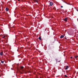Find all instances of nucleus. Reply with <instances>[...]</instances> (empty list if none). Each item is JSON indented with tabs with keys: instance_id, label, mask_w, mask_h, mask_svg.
Masks as SVG:
<instances>
[{
	"instance_id": "obj_1",
	"label": "nucleus",
	"mask_w": 78,
	"mask_h": 78,
	"mask_svg": "<svg viewBox=\"0 0 78 78\" xmlns=\"http://www.w3.org/2000/svg\"><path fill=\"white\" fill-rule=\"evenodd\" d=\"M49 4L50 6H52L53 5V2H51L50 1H49Z\"/></svg>"
},
{
	"instance_id": "obj_2",
	"label": "nucleus",
	"mask_w": 78,
	"mask_h": 78,
	"mask_svg": "<svg viewBox=\"0 0 78 78\" xmlns=\"http://www.w3.org/2000/svg\"><path fill=\"white\" fill-rule=\"evenodd\" d=\"M65 22H67V20H68V18H66L64 19Z\"/></svg>"
},
{
	"instance_id": "obj_14",
	"label": "nucleus",
	"mask_w": 78,
	"mask_h": 78,
	"mask_svg": "<svg viewBox=\"0 0 78 78\" xmlns=\"http://www.w3.org/2000/svg\"><path fill=\"white\" fill-rule=\"evenodd\" d=\"M65 77H66V78H67V76L66 75H65Z\"/></svg>"
},
{
	"instance_id": "obj_8",
	"label": "nucleus",
	"mask_w": 78,
	"mask_h": 78,
	"mask_svg": "<svg viewBox=\"0 0 78 78\" xmlns=\"http://www.w3.org/2000/svg\"><path fill=\"white\" fill-rule=\"evenodd\" d=\"M78 57V55H76L75 56V58H76V59Z\"/></svg>"
},
{
	"instance_id": "obj_4",
	"label": "nucleus",
	"mask_w": 78,
	"mask_h": 78,
	"mask_svg": "<svg viewBox=\"0 0 78 78\" xmlns=\"http://www.w3.org/2000/svg\"><path fill=\"white\" fill-rule=\"evenodd\" d=\"M69 66H67L66 67V68H65V70H67L69 69Z\"/></svg>"
},
{
	"instance_id": "obj_5",
	"label": "nucleus",
	"mask_w": 78,
	"mask_h": 78,
	"mask_svg": "<svg viewBox=\"0 0 78 78\" xmlns=\"http://www.w3.org/2000/svg\"><path fill=\"white\" fill-rule=\"evenodd\" d=\"M5 10H6V11H8L9 10V8H6L5 9Z\"/></svg>"
},
{
	"instance_id": "obj_11",
	"label": "nucleus",
	"mask_w": 78,
	"mask_h": 78,
	"mask_svg": "<svg viewBox=\"0 0 78 78\" xmlns=\"http://www.w3.org/2000/svg\"><path fill=\"white\" fill-rule=\"evenodd\" d=\"M23 68H24V67H23V66H22L21 67V69H23Z\"/></svg>"
},
{
	"instance_id": "obj_17",
	"label": "nucleus",
	"mask_w": 78,
	"mask_h": 78,
	"mask_svg": "<svg viewBox=\"0 0 78 78\" xmlns=\"http://www.w3.org/2000/svg\"><path fill=\"white\" fill-rule=\"evenodd\" d=\"M61 8H63V6H61Z\"/></svg>"
},
{
	"instance_id": "obj_9",
	"label": "nucleus",
	"mask_w": 78,
	"mask_h": 78,
	"mask_svg": "<svg viewBox=\"0 0 78 78\" xmlns=\"http://www.w3.org/2000/svg\"><path fill=\"white\" fill-rule=\"evenodd\" d=\"M24 9H26V8L25 7H22V9H23V10Z\"/></svg>"
},
{
	"instance_id": "obj_20",
	"label": "nucleus",
	"mask_w": 78,
	"mask_h": 78,
	"mask_svg": "<svg viewBox=\"0 0 78 78\" xmlns=\"http://www.w3.org/2000/svg\"><path fill=\"white\" fill-rule=\"evenodd\" d=\"M65 39H67V38H65Z\"/></svg>"
},
{
	"instance_id": "obj_7",
	"label": "nucleus",
	"mask_w": 78,
	"mask_h": 78,
	"mask_svg": "<svg viewBox=\"0 0 78 78\" xmlns=\"http://www.w3.org/2000/svg\"><path fill=\"white\" fill-rule=\"evenodd\" d=\"M0 55H2H2H3V52H0Z\"/></svg>"
},
{
	"instance_id": "obj_13",
	"label": "nucleus",
	"mask_w": 78,
	"mask_h": 78,
	"mask_svg": "<svg viewBox=\"0 0 78 78\" xmlns=\"http://www.w3.org/2000/svg\"><path fill=\"white\" fill-rule=\"evenodd\" d=\"M53 8L54 9H56V7H54Z\"/></svg>"
},
{
	"instance_id": "obj_18",
	"label": "nucleus",
	"mask_w": 78,
	"mask_h": 78,
	"mask_svg": "<svg viewBox=\"0 0 78 78\" xmlns=\"http://www.w3.org/2000/svg\"><path fill=\"white\" fill-rule=\"evenodd\" d=\"M72 58H73L72 57H70V58H71V59H72Z\"/></svg>"
},
{
	"instance_id": "obj_21",
	"label": "nucleus",
	"mask_w": 78,
	"mask_h": 78,
	"mask_svg": "<svg viewBox=\"0 0 78 78\" xmlns=\"http://www.w3.org/2000/svg\"><path fill=\"white\" fill-rule=\"evenodd\" d=\"M1 76H0V77Z\"/></svg>"
},
{
	"instance_id": "obj_3",
	"label": "nucleus",
	"mask_w": 78,
	"mask_h": 78,
	"mask_svg": "<svg viewBox=\"0 0 78 78\" xmlns=\"http://www.w3.org/2000/svg\"><path fill=\"white\" fill-rule=\"evenodd\" d=\"M34 2H36L37 3L39 1V0H33Z\"/></svg>"
},
{
	"instance_id": "obj_15",
	"label": "nucleus",
	"mask_w": 78,
	"mask_h": 78,
	"mask_svg": "<svg viewBox=\"0 0 78 78\" xmlns=\"http://www.w3.org/2000/svg\"><path fill=\"white\" fill-rule=\"evenodd\" d=\"M6 37V36H4V37H2L3 38H4V37Z\"/></svg>"
},
{
	"instance_id": "obj_19",
	"label": "nucleus",
	"mask_w": 78,
	"mask_h": 78,
	"mask_svg": "<svg viewBox=\"0 0 78 78\" xmlns=\"http://www.w3.org/2000/svg\"><path fill=\"white\" fill-rule=\"evenodd\" d=\"M77 11H78V10H76Z\"/></svg>"
},
{
	"instance_id": "obj_12",
	"label": "nucleus",
	"mask_w": 78,
	"mask_h": 78,
	"mask_svg": "<svg viewBox=\"0 0 78 78\" xmlns=\"http://www.w3.org/2000/svg\"><path fill=\"white\" fill-rule=\"evenodd\" d=\"M1 63H2V64H3V63H4V61H1Z\"/></svg>"
},
{
	"instance_id": "obj_10",
	"label": "nucleus",
	"mask_w": 78,
	"mask_h": 78,
	"mask_svg": "<svg viewBox=\"0 0 78 78\" xmlns=\"http://www.w3.org/2000/svg\"><path fill=\"white\" fill-rule=\"evenodd\" d=\"M40 40V41H41V37H39L38 38Z\"/></svg>"
},
{
	"instance_id": "obj_16",
	"label": "nucleus",
	"mask_w": 78,
	"mask_h": 78,
	"mask_svg": "<svg viewBox=\"0 0 78 78\" xmlns=\"http://www.w3.org/2000/svg\"><path fill=\"white\" fill-rule=\"evenodd\" d=\"M65 3H66V4H67V5H69V3H67L66 2H65Z\"/></svg>"
},
{
	"instance_id": "obj_6",
	"label": "nucleus",
	"mask_w": 78,
	"mask_h": 78,
	"mask_svg": "<svg viewBox=\"0 0 78 78\" xmlns=\"http://www.w3.org/2000/svg\"><path fill=\"white\" fill-rule=\"evenodd\" d=\"M64 37V35H61L60 37L61 39H62V38H63V37Z\"/></svg>"
}]
</instances>
